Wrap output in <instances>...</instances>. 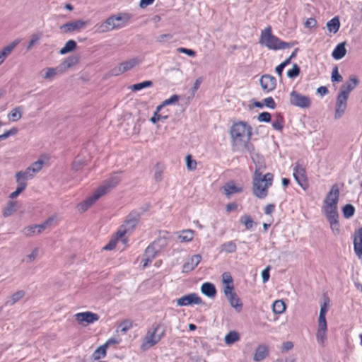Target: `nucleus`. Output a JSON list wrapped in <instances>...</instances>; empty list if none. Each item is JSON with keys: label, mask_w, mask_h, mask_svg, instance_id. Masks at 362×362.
Instances as JSON below:
<instances>
[{"label": "nucleus", "mask_w": 362, "mask_h": 362, "mask_svg": "<svg viewBox=\"0 0 362 362\" xmlns=\"http://www.w3.org/2000/svg\"><path fill=\"white\" fill-rule=\"evenodd\" d=\"M251 158L256 165L252 181L253 194L259 199H264L267 195L268 189L272 185L273 175L271 173L262 175L264 160L259 154L252 155Z\"/></svg>", "instance_id": "1"}, {"label": "nucleus", "mask_w": 362, "mask_h": 362, "mask_svg": "<svg viewBox=\"0 0 362 362\" xmlns=\"http://www.w3.org/2000/svg\"><path fill=\"white\" fill-rule=\"evenodd\" d=\"M252 136V127L245 122L240 121L234 123L230 128V136L234 151L245 149L252 155L254 153V147L250 143Z\"/></svg>", "instance_id": "2"}, {"label": "nucleus", "mask_w": 362, "mask_h": 362, "mask_svg": "<svg viewBox=\"0 0 362 362\" xmlns=\"http://www.w3.org/2000/svg\"><path fill=\"white\" fill-rule=\"evenodd\" d=\"M120 182L119 173L112 174L108 179L105 180L97 189L86 200L78 204L77 209L80 212H84L90 207L100 197L109 193Z\"/></svg>", "instance_id": "3"}, {"label": "nucleus", "mask_w": 362, "mask_h": 362, "mask_svg": "<svg viewBox=\"0 0 362 362\" xmlns=\"http://www.w3.org/2000/svg\"><path fill=\"white\" fill-rule=\"evenodd\" d=\"M132 15L127 12H121L108 17L105 21L95 25L98 33H105L114 30H119L127 26Z\"/></svg>", "instance_id": "4"}, {"label": "nucleus", "mask_w": 362, "mask_h": 362, "mask_svg": "<svg viewBox=\"0 0 362 362\" xmlns=\"http://www.w3.org/2000/svg\"><path fill=\"white\" fill-rule=\"evenodd\" d=\"M259 43L272 50L284 49L292 46L291 44L283 42L274 35L270 26L262 30Z\"/></svg>", "instance_id": "5"}, {"label": "nucleus", "mask_w": 362, "mask_h": 362, "mask_svg": "<svg viewBox=\"0 0 362 362\" xmlns=\"http://www.w3.org/2000/svg\"><path fill=\"white\" fill-rule=\"evenodd\" d=\"M165 330L160 324L153 325L143 338L141 349L146 351L157 344L164 337Z\"/></svg>", "instance_id": "6"}, {"label": "nucleus", "mask_w": 362, "mask_h": 362, "mask_svg": "<svg viewBox=\"0 0 362 362\" xmlns=\"http://www.w3.org/2000/svg\"><path fill=\"white\" fill-rule=\"evenodd\" d=\"M168 245V238L165 235L159 237L151 245H149L145 251L144 259V267L152 261L156 255Z\"/></svg>", "instance_id": "7"}, {"label": "nucleus", "mask_w": 362, "mask_h": 362, "mask_svg": "<svg viewBox=\"0 0 362 362\" xmlns=\"http://www.w3.org/2000/svg\"><path fill=\"white\" fill-rule=\"evenodd\" d=\"M141 60L138 58H132L125 62H122L117 66L115 67L111 70L112 75L117 76L124 72L129 71L135 66L139 64Z\"/></svg>", "instance_id": "8"}, {"label": "nucleus", "mask_w": 362, "mask_h": 362, "mask_svg": "<svg viewBox=\"0 0 362 362\" xmlns=\"http://www.w3.org/2000/svg\"><path fill=\"white\" fill-rule=\"evenodd\" d=\"M290 103L291 105L300 107L307 108L310 105V99L309 97L303 95L295 90L290 93Z\"/></svg>", "instance_id": "9"}, {"label": "nucleus", "mask_w": 362, "mask_h": 362, "mask_svg": "<svg viewBox=\"0 0 362 362\" xmlns=\"http://www.w3.org/2000/svg\"><path fill=\"white\" fill-rule=\"evenodd\" d=\"M76 320L83 326L93 324L99 319L98 315L90 311L78 313L75 315Z\"/></svg>", "instance_id": "10"}, {"label": "nucleus", "mask_w": 362, "mask_h": 362, "mask_svg": "<svg viewBox=\"0 0 362 362\" xmlns=\"http://www.w3.org/2000/svg\"><path fill=\"white\" fill-rule=\"evenodd\" d=\"M138 223L137 216L129 215L124 223L118 229L117 235L124 237L125 234L130 233L135 228Z\"/></svg>", "instance_id": "11"}, {"label": "nucleus", "mask_w": 362, "mask_h": 362, "mask_svg": "<svg viewBox=\"0 0 362 362\" xmlns=\"http://www.w3.org/2000/svg\"><path fill=\"white\" fill-rule=\"evenodd\" d=\"M339 197V189L337 185H334L327 194L323 206H337Z\"/></svg>", "instance_id": "12"}, {"label": "nucleus", "mask_w": 362, "mask_h": 362, "mask_svg": "<svg viewBox=\"0 0 362 362\" xmlns=\"http://www.w3.org/2000/svg\"><path fill=\"white\" fill-rule=\"evenodd\" d=\"M178 306H187L192 304L199 305L202 303V298L196 293H189L177 299Z\"/></svg>", "instance_id": "13"}, {"label": "nucleus", "mask_w": 362, "mask_h": 362, "mask_svg": "<svg viewBox=\"0 0 362 362\" xmlns=\"http://www.w3.org/2000/svg\"><path fill=\"white\" fill-rule=\"evenodd\" d=\"M293 176L298 185L305 189L307 187V178L305 168L297 163L293 169Z\"/></svg>", "instance_id": "14"}, {"label": "nucleus", "mask_w": 362, "mask_h": 362, "mask_svg": "<svg viewBox=\"0 0 362 362\" xmlns=\"http://www.w3.org/2000/svg\"><path fill=\"white\" fill-rule=\"evenodd\" d=\"M327 322L317 321L316 340L319 345L324 346L327 342Z\"/></svg>", "instance_id": "15"}, {"label": "nucleus", "mask_w": 362, "mask_h": 362, "mask_svg": "<svg viewBox=\"0 0 362 362\" xmlns=\"http://www.w3.org/2000/svg\"><path fill=\"white\" fill-rule=\"evenodd\" d=\"M87 23V21L77 20L63 25L61 27V30L64 33L78 31L83 29Z\"/></svg>", "instance_id": "16"}, {"label": "nucleus", "mask_w": 362, "mask_h": 362, "mask_svg": "<svg viewBox=\"0 0 362 362\" xmlns=\"http://www.w3.org/2000/svg\"><path fill=\"white\" fill-rule=\"evenodd\" d=\"M260 85L264 91L269 93L275 89L276 80L271 75H264L260 78Z\"/></svg>", "instance_id": "17"}, {"label": "nucleus", "mask_w": 362, "mask_h": 362, "mask_svg": "<svg viewBox=\"0 0 362 362\" xmlns=\"http://www.w3.org/2000/svg\"><path fill=\"white\" fill-rule=\"evenodd\" d=\"M202 256L200 255H194L187 259L182 266V272L185 273L190 272L194 270L200 263Z\"/></svg>", "instance_id": "18"}, {"label": "nucleus", "mask_w": 362, "mask_h": 362, "mask_svg": "<svg viewBox=\"0 0 362 362\" xmlns=\"http://www.w3.org/2000/svg\"><path fill=\"white\" fill-rule=\"evenodd\" d=\"M269 349L265 344H259L255 349L253 360L259 362L265 359L269 355Z\"/></svg>", "instance_id": "19"}, {"label": "nucleus", "mask_w": 362, "mask_h": 362, "mask_svg": "<svg viewBox=\"0 0 362 362\" xmlns=\"http://www.w3.org/2000/svg\"><path fill=\"white\" fill-rule=\"evenodd\" d=\"M354 252L358 258L362 257V228L354 232Z\"/></svg>", "instance_id": "20"}, {"label": "nucleus", "mask_w": 362, "mask_h": 362, "mask_svg": "<svg viewBox=\"0 0 362 362\" xmlns=\"http://www.w3.org/2000/svg\"><path fill=\"white\" fill-rule=\"evenodd\" d=\"M223 189L225 195L230 197L231 195L242 192L243 187L240 185H236L233 181H229L223 185Z\"/></svg>", "instance_id": "21"}, {"label": "nucleus", "mask_w": 362, "mask_h": 362, "mask_svg": "<svg viewBox=\"0 0 362 362\" xmlns=\"http://www.w3.org/2000/svg\"><path fill=\"white\" fill-rule=\"evenodd\" d=\"M62 74L63 73L59 66L54 68L47 67L41 71L42 78L49 81L53 80L57 75Z\"/></svg>", "instance_id": "22"}, {"label": "nucleus", "mask_w": 362, "mask_h": 362, "mask_svg": "<svg viewBox=\"0 0 362 362\" xmlns=\"http://www.w3.org/2000/svg\"><path fill=\"white\" fill-rule=\"evenodd\" d=\"M358 83V78L355 76H351L349 80L346 81L340 88V92L349 95V93L355 88Z\"/></svg>", "instance_id": "23"}, {"label": "nucleus", "mask_w": 362, "mask_h": 362, "mask_svg": "<svg viewBox=\"0 0 362 362\" xmlns=\"http://www.w3.org/2000/svg\"><path fill=\"white\" fill-rule=\"evenodd\" d=\"M19 43L18 40H16L8 45L4 47L2 50L0 51V65L4 62L5 59L11 53L13 49Z\"/></svg>", "instance_id": "24"}, {"label": "nucleus", "mask_w": 362, "mask_h": 362, "mask_svg": "<svg viewBox=\"0 0 362 362\" xmlns=\"http://www.w3.org/2000/svg\"><path fill=\"white\" fill-rule=\"evenodd\" d=\"M20 207V204L18 202L9 201L8 202L6 207L3 210V216L8 217L16 212Z\"/></svg>", "instance_id": "25"}, {"label": "nucleus", "mask_w": 362, "mask_h": 362, "mask_svg": "<svg viewBox=\"0 0 362 362\" xmlns=\"http://www.w3.org/2000/svg\"><path fill=\"white\" fill-rule=\"evenodd\" d=\"M329 306V299L327 297H324L323 302L320 305V314L318 317L317 321L319 322H327L326 321V314L328 311Z\"/></svg>", "instance_id": "26"}, {"label": "nucleus", "mask_w": 362, "mask_h": 362, "mask_svg": "<svg viewBox=\"0 0 362 362\" xmlns=\"http://www.w3.org/2000/svg\"><path fill=\"white\" fill-rule=\"evenodd\" d=\"M345 42H341L337 45L332 54L334 59L339 60L346 55V49L345 48Z\"/></svg>", "instance_id": "27"}, {"label": "nucleus", "mask_w": 362, "mask_h": 362, "mask_svg": "<svg viewBox=\"0 0 362 362\" xmlns=\"http://www.w3.org/2000/svg\"><path fill=\"white\" fill-rule=\"evenodd\" d=\"M78 62V57L76 56H72L67 58L59 66L61 69L62 73L65 72L68 69L76 65Z\"/></svg>", "instance_id": "28"}, {"label": "nucleus", "mask_w": 362, "mask_h": 362, "mask_svg": "<svg viewBox=\"0 0 362 362\" xmlns=\"http://www.w3.org/2000/svg\"><path fill=\"white\" fill-rule=\"evenodd\" d=\"M230 302V305L235 309L237 312H240L243 308V303L236 293H233L226 296Z\"/></svg>", "instance_id": "29"}, {"label": "nucleus", "mask_w": 362, "mask_h": 362, "mask_svg": "<svg viewBox=\"0 0 362 362\" xmlns=\"http://www.w3.org/2000/svg\"><path fill=\"white\" fill-rule=\"evenodd\" d=\"M177 238L180 243L190 242L194 238V231L189 229L184 230L178 234Z\"/></svg>", "instance_id": "30"}, {"label": "nucleus", "mask_w": 362, "mask_h": 362, "mask_svg": "<svg viewBox=\"0 0 362 362\" xmlns=\"http://www.w3.org/2000/svg\"><path fill=\"white\" fill-rule=\"evenodd\" d=\"M201 291L203 294L209 298H213L216 295V288L214 284L211 283H204L201 287Z\"/></svg>", "instance_id": "31"}, {"label": "nucleus", "mask_w": 362, "mask_h": 362, "mask_svg": "<svg viewBox=\"0 0 362 362\" xmlns=\"http://www.w3.org/2000/svg\"><path fill=\"white\" fill-rule=\"evenodd\" d=\"M323 211L327 221L339 218L337 206H323Z\"/></svg>", "instance_id": "32"}, {"label": "nucleus", "mask_w": 362, "mask_h": 362, "mask_svg": "<svg viewBox=\"0 0 362 362\" xmlns=\"http://www.w3.org/2000/svg\"><path fill=\"white\" fill-rule=\"evenodd\" d=\"M22 115V107H16L9 112V113L7 115V117L11 122H16L21 118Z\"/></svg>", "instance_id": "33"}, {"label": "nucleus", "mask_w": 362, "mask_h": 362, "mask_svg": "<svg viewBox=\"0 0 362 362\" xmlns=\"http://www.w3.org/2000/svg\"><path fill=\"white\" fill-rule=\"evenodd\" d=\"M118 241L122 242L123 244L126 243V240L124 238V237H120L117 235V232L116 233L115 235L111 238L108 244H107L103 249L106 250H111L114 249L116 246V244Z\"/></svg>", "instance_id": "34"}, {"label": "nucleus", "mask_w": 362, "mask_h": 362, "mask_svg": "<svg viewBox=\"0 0 362 362\" xmlns=\"http://www.w3.org/2000/svg\"><path fill=\"white\" fill-rule=\"evenodd\" d=\"M240 222L245 226L247 230H251L256 226V223H255L252 217L247 214L242 216L240 218Z\"/></svg>", "instance_id": "35"}, {"label": "nucleus", "mask_w": 362, "mask_h": 362, "mask_svg": "<svg viewBox=\"0 0 362 362\" xmlns=\"http://www.w3.org/2000/svg\"><path fill=\"white\" fill-rule=\"evenodd\" d=\"M240 340V335L235 331H230L224 337L225 343L230 346Z\"/></svg>", "instance_id": "36"}, {"label": "nucleus", "mask_w": 362, "mask_h": 362, "mask_svg": "<svg viewBox=\"0 0 362 362\" xmlns=\"http://www.w3.org/2000/svg\"><path fill=\"white\" fill-rule=\"evenodd\" d=\"M327 28L330 33H336L340 28V22L338 18L335 17L327 23Z\"/></svg>", "instance_id": "37"}, {"label": "nucleus", "mask_w": 362, "mask_h": 362, "mask_svg": "<svg viewBox=\"0 0 362 362\" xmlns=\"http://www.w3.org/2000/svg\"><path fill=\"white\" fill-rule=\"evenodd\" d=\"M25 295V293L23 291H18L16 293H14L11 296H10L6 302V305H12L18 300H20Z\"/></svg>", "instance_id": "38"}, {"label": "nucleus", "mask_w": 362, "mask_h": 362, "mask_svg": "<svg viewBox=\"0 0 362 362\" xmlns=\"http://www.w3.org/2000/svg\"><path fill=\"white\" fill-rule=\"evenodd\" d=\"M272 309L274 313L281 314L286 310V305L281 300H276L274 302Z\"/></svg>", "instance_id": "39"}, {"label": "nucleus", "mask_w": 362, "mask_h": 362, "mask_svg": "<svg viewBox=\"0 0 362 362\" xmlns=\"http://www.w3.org/2000/svg\"><path fill=\"white\" fill-rule=\"evenodd\" d=\"M76 47V43L73 40H69L65 44V45L60 49L59 53L61 54H66V53L74 50Z\"/></svg>", "instance_id": "40"}, {"label": "nucleus", "mask_w": 362, "mask_h": 362, "mask_svg": "<svg viewBox=\"0 0 362 362\" xmlns=\"http://www.w3.org/2000/svg\"><path fill=\"white\" fill-rule=\"evenodd\" d=\"M329 223L330 228L334 235H339L340 233V224L339 223V218H332L327 221Z\"/></svg>", "instance_id": "41"}, {"label": "nucleus", "mask_w": 362, "mask_h": 362, "mask_svg": "<svg viewBox=\"0 0 362 362\" xmlns=\"http://www.w3.org/2000/svg\"><path fill=\"white\" fill-rule=\"evenodd\" d=\"M159 112L160 111H158V107H157L153 117L150 119L153 124H156V122H158L159 121L164 122L165 120H166L168 118V115L159 114Z\"/></svg>", "instance_id": "42"}, {"label": "nucleus", "mask_w": 362, "mask_h": 362, "mask_svg": "<svg viewBox=\"0 0 362 362\" xmlns=\"http://www.w3.org/2000/svg\"><path fill=\"white\" fill-rule=\"evenodd\" d=\"M342 213H343L344 216L346 218H350L351 217H352L354 216V214L355 213V208L351 204H346L342 208Z\"/></svg>", "instance_id": "43"}, {"label": "nucleus", "mask_w": 362, "mask_h": 362, "mask_svg": "<svg viewBox=\"0 0 362 362\" xmlns=\"http://www.w3.org/2000/svg\"><path fill=\"white\" fill-rule=\"evenodd\" d=\"M179 100V96L177 95H173L168 99L165 100L160 105L158 106V111H161V110L166 105H169L173 103H175Z\"/></svg>", "instance_id": "44"}, {"label": "nucleus", "mask_w": 362, "mask_h": 362, "mask_svg": "<svg viewBox=\"0 0 362 362\" xmlns=\"http://www.w3.org/2000/svg\"><path fill=\"white\" fill-rule=\"evenodd\" d=\"M45 164V161L40 158L37 161L33 163L29 168L31 169L33 173L35 175L38 172L41 170L43 165Z\"/></svg>", "instance_id": "45"}, {"label": "nucleus", "mask_w": 362, "mask_h": 362, "mask_svg": "<svg viewBox=\"0 0 362 362\" xmlns=\"http://www.w3.org/2000/svg\"><path fill=\"white\" fill-rule=\"evenodd\" d=\"M16 182L18 185L23 186L26 188L27 187V177L23 174V173H21L20 171L17 172L15 175Z\"/></svg>", "instance_id": "46"}, {"label": "nucleus", "mask_w": 362, "mask_h": 362, "mask_svg": "<svg viewBox=\"0 0 362 362\" xmlns=\"http://www.w3.org/2000/svg\"><path fill=\"white\" fill-rule=\"evenodd\" d=\"M221 251L232 253L236 250V245L233 241H229L221 246Z\"/></svg>", "instance_id": "47"}, {"label": "nucleus", "mask_w": 362, "mask_h": 362, "mask_svg": "<svg viewBox=\"0 0 362 362\" xmlns=\"http://www.w3.org/2000/svg\"><path fill=\"white\" fill-rule=\"evenodd\" d=\"M152 86V82L151 81H144L143 82L134 84L131 89L134 91H139L144 88L151 87Z\"/></svg>", "instance_id": "48"}, {"label": "nucleus", "mask_w": 362, "mask_h": 362, "mask_svg": "<svg viewBox=\"0 0 362 362\" xmlns=\"http://www.w3.org/2000/svg\"><path fill=\"white\" fill-rule=\"evenodd\" d=\"M347 106L342 105H335L334 118L336 119H340L346 112Z\"/></svg>", "instance_id": "49"}, {"label": "nucleus", "mask_w": 362, "mask_h": 362, "mask_svg": "<svg viewBox=\"0 0 362 362\" xmlns=\"http://www.w3.org/2000/svg\"><path fill=\"white\" fill-rule=\"evenodd\" d=\"M106 346L103 345L98 347L93 353V356L95 360H98L105 356L106 354Z\"/></svg>", "instance_id": "50"}, {"label": "nucleus", "mask_w": 362, "mask_h": 362, "mask_svg": "<svg viewBox=\"0 0 362 362\" xmlns=\"http://www.w3.org/2000/svg\"><path fill=\"white\" fill-rule=\"evenodd\" d=\"M23 233L25 236H34L39 234V233H37V229L35 225L28 226L23 228Z\"/></svg>", "instance_id": "51"}, {"label": "nucleus", "mask_w": 362, "mask_h": 362, "mask_svg": "<svg viewBox=\"0 0 362 362\" xmlns=\"http://www.w3.org/2000/svg\"><path fill=\"white\" fill-rule=\"evenodd\" d=\"M349 98V95H346V93H343L339 91L337 98V105H342L347 106V100Z\"/></svg>", "instance_id": "52"}, {"label": "nucleus", "mask_w": 362, "mask_h": 362, "mask_svg": "<svg viewBox=\"0 0 362 362\" xmlns=\"http://www.w3.org/2000/svg\"><path fill=\"white\" fill-rule=\"evenodd\" d=\"M197 161L192 158L191 155H187L186 156V165H187V168L189 170H195L197 168Z\"/></svg>", "instance_id": "53"}, {"label": "nucleus", "mask_w": 362, "mask_h": 362, "mask_svg": "<svg viewBox=\"0 0 362 362\" xmlns=\"http://www.w3.org/2000/svg\"><path fill=\"white\" fill-rule=\"evenodd\" d=\"M299 72H300L299 66L296 64H294L293 65L292 69L287 71V76L291 78H296V76H298Z\"/></svg>", "instance_id": "54"}, {"label": "nucleus", "mask_w": 362, "mask_h": 362, "mask_svg": "<svg viewBox=\"0 0 362 362\" xmlns=\"http://www.w3.org/2000/svg\"><path fill=\"white\" fill-rule=\"evenodd\" d=\"M38 252L39 250L37 247L34 248L30 254L25 256V261L29 263L33 262L37 258Z\"/></svg>", "instance_id": "55"}, {"label": "nucleus", "mask_w": 362, "mask_h": 362, "mask_svg": "<svg viewBox=\"0 0 362 362\" xmlns=\"http://www.w3.org/2000/svg\"><path fill=\"white\" fill-rule=\"evenodd\" d=\"M132 326V322L130 320H124L119 325V331L122 333H126L127 330H129Z\"/></svg>", "instance_id": "56"}, {"label": "nucleus", "mask_w": 362, "mask_h": 362, "mask_svg": "<svg viewBox=\"0 0 362 362\" xmlns=\"http://www.w3.org/2000/svg\"><path fill=\"white\" fill-rule=\"evenodd\" d=\"M331 78L332 82H341L342 81V76L339 74L337 66L332 70Z\"/></svg>", "instance_id": "57"}, {"label": "nucleus", "mask_w": 362, "mask_h": 362, "mask_svg": "<svg viewBox=\"0 0 362 362\" xmlns=\"http://www.w3.org/2000/svg\"><path fill=\"white\" fill-rule=\"evenodd\" d=\"M223 293L226 296L235 293L233 292V283H229L227 284H223Z\"/></svg>", "instance_id": "58"}, {"label": "nucleus", "mask_w": 362, "mask_h": 362, "mask_svg": "<svg viewBox=\"0 0 362 362\" xmlns=\"http://www.w3.org/2000/svg\"><path fill=\"white\" fill-rule=\"evenodd\" d=\"M257 119L261 122H269L271 120V115L267 112H263L258 115Z\"/></svg>", "instance_id": "59"}, {"label": "nucleus", "mask_w": 362, "mask_h": 362, "mask_svg": "<svg viewBox=\"0 0 362 362\" xmlns=\"http://www.w3.org/2000/svg\"><path fill=\"white\" fill-rule=\"evenodd\" d=\"M40 38H41V34H40V33L33 34L31 36V40L28 45L27 49H30L34 45H35L40 40Z\"/></svg>", "instance_id": "60"}, {"label": "nucleus", "mask_w": 362, "mask_h": 362, "mask_svg": "<svg viewBox=\"0 0 362 362\" xmlns=\"http://www.w3.org/2000/svg\"><path fill=\"white\" fill-rule=\"evenodd\" d=\"M177 52L179 53H183V54H187L188 56L192 57H195V55H196V52L194 50L187 49V48H185V47H178L177 49Z\"/></svg>", "instance_id": "61"}, {"label": "nucleus", "mask_w": 362, "mask_h": 362, "mask_svg": "<svg viewBox=\"0 0 362 362\" xmlns=\"http://www.w3.org/2000/svg\"><path fill=\"white\" fill-rule=\"evenodd\" d=\"M25 189V187L17 185L16 190L10 194L9 198L12 199L16 198Z\"/></svg>", "instance_id": "62"}, {"label": "nucleus", "mask_w": 362, "mask_h": 362, "mask_svg": "<svg viewBox=\"0 0 362 362\" xmlns=\"http://www.w3.org/2000/svg\"><path fill=\"white\" fill-rule=\"evenodd\" d=\"M57 221V218L55 216H52L47 218L45 222L42 223V224L45 226V227L47 228H50L54 223Z\"/></svg>", "instance_id": "63"}, {"label": "nucleus", "mask_w": 362, "mask_h": 362, "mask_svg": "<svg viewBox=\"0 0 362 362\" xmlns=\"http://www.w3.org/2000/svg\"><path fill=\"white\" fill-rule=\"evenodd\" d=\"M304 25H305V27L307 28H313L316 26L317 22L315 18H309L305 21Z\"/></svg>", "instance_id": "64"}]
</instances>
